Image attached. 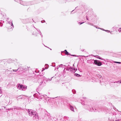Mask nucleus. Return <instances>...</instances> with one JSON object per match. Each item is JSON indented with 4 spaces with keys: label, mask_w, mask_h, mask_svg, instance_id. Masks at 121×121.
Returning a JSON list of instances; mask_svg holds the SVG:
<instances>
[{
    "label": "nucleus",
    "mask_w": 121,
    "mask_h": 121,
    "mask_svg": "<svg viewBox=\"0 0 121 121\" xmlns=\"http://www.w3.org/2000/svg\"><path fill=\"white\" fill-rule=\"evenodd\" d=\"M38 83L39 85H42L43 83V81L41 79H39L38 80Z\"/></svg>",
    "instance_id": "nucleus-6"
},
{
    "label": "nucleus",
    "mask_w": 121,
    "mask_h": 121,
    "mask_svg": "<svg viewBox=\"0 0 121 121\" xmlns=\"http://www.w3.org/2000/svg\"><path fill=\"white\" fill-rule=\"evenodd\" d=\"M17 70H18V69L17 70L13 69V71L14 72H16Z\"/></svg>",
    "instance_id": "nucleus-17"
},
{
    "label": "nucleus",
    "mask_w": 121,
    "mask_h": 121,
    "mask_svg": "<svg viewBox=\"0 0 121 121\" xmlns=\"http://www.w3.org/2000/svg\"><path fill=\"white\" fill-rule=\"evenodd\" d=\"M70 110L74 112V109L73 107L71 106H70Z\"/></svg>",
    "instance_id": "nucleus-7"
},
{
    "label": "nucleus",
    "mask_w": 121,
    "mask_h": 121,
    "mask_svg": "<svg viewBox=\"0 0 121 121\" xmlns=\"http://www.w3.org/2000/svg\"><path fill=\"white\" fill-rule=\"evenodd\" d=\"M73 69L74 70V71H76L77 70V69H74V68H73Z\"/></svg>",
    "instance_id": "nucleus-22"
},
{
    "label": "nucleus",
    "mask_w": 121,
    "mask_h": 121,
    "mask_svg": "<svg viewBox=\"0 0 121 121\" xmlns=\"http://www.w3.org/2000/svg\"><path fill=\"white\" fill-rule=\"evenodd\" d=\"M98 58H99V59H102V60H104L103 59H102L101 58V57H98Z\"/></svg>",
    "instance_id": "nucleus-20"
},
{
    "label": "nucleus",
    "mask_w": 121,
    "mask_h": 121,
    "mask_svg": "<svg viewBox=\"0 0 121 121\" xmlns=\"http://www.w3.org/2000/svg\"><path fill=\"white\" fill-rule=\"evenodd\" d=\"M120 83H121V80L120 81Z\"/></svg>",
    "instance_id": "nucleus-27"
},
{
    "label": "nucleus",
    "mask_w": 121,
    "mask_h": 121,
    "mask_svg": "<svg viewBox=\"0 0 121 121\" xmlns=\"http://www.w3.org/2000/svg\"><path fill=\"white\" fill-rule=\"evenodd\" d=\"M114 62L115 63H118V64H120L121 63V62H116V61H115V62Z\"/></svg>",
    "instance_id": "nucleus-15"
},
{
    "label": "nucleus",
    "mask_w": 121,
    "mask_h": 121,
    "mask_svg": "<svg viewBox=\"0 0 121 121\" xmlns=\"http://www.w3.org/2000/svg\"><path fill=\"white\" fill-rule=\"evenodd\" d=\"M9 24H8V25H9Z\"/></svg>",
    "instance_id": "nucleus-30"
},
{
    "label": "nucleus",
    "mask_w": 121,
    "mask_h": 121,
    "mask_svg": "<svg viewBox=\"0 0 121 121\" xmlns=\"http://www.w3.org/2000/svg\"><path fill=\"white\" fill-rule=\"evenodd\" d=\"M98 29H101V30H103V29H102V28H98Z\"/></svg>",
    "instance_id": "nucleus-23"
},
{
    "label": "nucleus",
    "mask_w": 121,
    "mask_h": 121,
    "mask_svg": "<svg viewBox=\"0 0 121 121\" xmlns=\"http://www.w3.org/2000/svg\"><path fill=\"white\" fill-rule=\"evenodd\" d=\"M84 23V22H83L81 23H80V24H81Z\"/></svg>",
    "instance_id": "nucleus-21"
},
{
    "label": "nucleus",
    "mask_w": 121,
    "mask_h": 121,
    "mask_svg": "<svg viewBox=\"0 0 121 121\" xmlns=\"http://www.w3.org/2000/svg\"><path fill=\"white\" fill-rule=\"evenodd\" d=\"M70 70H71V69H72V68H70Z\"/></svg>",
    "instance_id": "nucleus-28"
},
{
    "label": "nucleus",
    "mask_w": 121,
    "mask_h": 121,
    "mask_svg": "<svg viewBox=\"0 0 121 121\" xmlns=\"http://www.w3.org/2000/svg\"><path fill=\"white\" fill-rule=\"evenodd\" d=\"M2 92V91L1 90V88L0 87V94Z\"/></svg>",
    "instance_id": "nucleus-19"
},
{
    "label": "nucleus",
    "mask_w": 121,
    "mask_h": 121,
    "mask_svg": "<svg viewBox=\"0 0 121 121\" xmlns=\"http://www.w3.org/2000/svg\"><path fill=\"white\" fill-rule=\"evenodd\" d=\"M103 30L104 31H105L108 33L109 32H110V31H109L108 30H106L104 29H103Z\"/></svg>",
    "instance_id": "nucleus-12"
},
{
    "label": "nucleus",
    "mask_w": 121,
    "mask_h": 121,
    "mask_svg": "<svg viewBox=\"0 0 121 121\" xmlns=\"http://www.w3.org/2000/svg\"><path fill=\"white\" fill-rule=\"evenodd\" d=\"M36 33L34 32L33 34L34 35L36 36L37 35V34L38 33H39V31H38V30H37L36 31Z\"/></svg>",
    "instance_id": "nucleus-8"
},
{
    "label": "nucleus",
    "mask_w": 121,
    "mask_h": 121,
    "mask_svg": "<svg viewBox=\"0 0 121 121\" xmlns=\"http://www.w3.org/2000/svg\"><path fill=\"white\" fill-rule=\"evenodd\" d=\"M32 117H33L32 118L33 120H38L39 118V117L37 113L33 115Z\"/></svg>",
    "instance_id": "nucleus-4"
},
{
    "label": "nucleus",
    "mask_w": 121,
    "mask_h": 121,
    "mask_svg": "<svg viewBox=\"0 0 121 121\" xmlns=\"http://www.w3.org/2000/svg\"><path fill=\"white\" fill-rule=\"evenodd\" d=\"M18 2H20L21 4L24 5H27L26 4H25L26 2H25L21 0H18L17 1Z\"/></svg>",
    "instance_id": "nucleus-5"
},
{
    "label": "nucleus",
    "mask_w": 121,
    "mask_h": 121,
    "mask_svg": "<svg viewBox=\"0 0 121 121\" xmlns=\"http://www.w3.org/2000/svg\"><path fill=\"white\" fill-rule=\"evenodd\" d=\"M41 22L42 23H43V22H42V21H41Z\"/></svg>",
    "instance_id": "nucleus-32"
},
{
    "label": "nucleus",
    "mask_w": 121,
    "mask_h": 121,
    "mask_svg": "<svg viewBox=\"0 0 121 121\" xmlns=\"http://www.w3.org/2000/svg\"><path fill=\"white\" fill-rule=\"evenodd\" d=\"M94 26V27H95V26Z\"/></svg>",
    "instance_id": "nucleus-33"
},
{
    "label": "nucleus",
    "mask_w": 121,
    "mask_h": 121,
    "mask_svg": "<svg viewBox=\"0 0 121 121\" xmlns=\"http://www.w3.org/2000/svg\"><path fill=\"white\" fill-rule=\"evenodd\" d=\"M120 81H116V82H114V83H115V82H116V83H120Z\"/></svg>",
    "instance_id": "nucleus-14"
},
{
    "label": "nucleus",
    "mask_w": 121,
    "mask_h": 121,
    "mask_svg": "<svg viewBox=\"0 0 121 121\" xmlns=\"http://www.w3.org/2000/svg\"><path fill=\"white\" fill-rule=\"evenodd\" d=\"M62 64L60 65H59V67H60V66H62Z\"/></svg>",
    "instance_id": "nucleus-25"
},
{
    "label": "nucleus",
    "mask_w": 121,
    "mask_h": 121,
    "mask_svg": "<svg viewBox=\"0 0 121 121\" xmlns=\"http://www.w3.org/2000/svg\"><path fill=\"white\" fill-rule=\"evenodd\" d=\"M94 63L98 66H100L102 65V63L99 60H95L94 61Z\"/></svg>",
    "instance_id": "nucleus-3"
},
{
    "label": "nucleus",
    "mask_w": 121,
    "mask_h": 121,
    "mask_svg": "<svg viewBox=\"0 0 121 121\" xmlns=\"http://www.w3.org/2000/svg\"><path fill=\"white\" fill-rule=\"evenodd\" d=\"M17 87L18 89L22 91H25L27 89V86H24L20 84L18 85Z\"/></svg>",
    "instance_id": "nucleus-1"
},
{
    "label": "nucleus",
    "mask_w": 121,
    "mask_h": 121,
    "mask_svg": "<svg viewBox=\"0 0 121 121\" xmlns=\"http://www.w3.org/2000/svg\"><path fill=\"white\" fill-rule=\"evenodd\" d=\"M88 24H89L90 25H91V26H93V24H91V23H88Z\"/></svg>",
    "instance_id": "nucleus-18"
},
{
    "label": "nucleus",
    "mask_w": 121,
    "mask_h": 121,
    "mask_svg": "<svg viewBox=\"0 0 121 121\" xmlns=\"http://www.w3.org/2000/svg\"><path fill=\"white\" fill-rule=\"evenodd\" d=\"M11 28H12V27L13 28V23H12H12H11Z\"/></svg>",
    "instance_id": "nucleus-13"
},
{
    "label": "nucleus",
    "mask_w": 121,
    "mask_h": 121,
    "mask_svg": "<svg viewBox=\"0 0 121 121\" xmlns=\"http://www.w3.org/2000/svg\"><path fill=\"white\" fill-rule=\"evenodd\" d=\"M65 53L66 54V55H68V54H69V53L66 50H65Z\"/></svg>",
    "instance_id": "nucleus-11"
},
{
    "label": "nucleus",
    "mask_w": 121,
    "mask_h": 121,
    "mask_svg": "<svg viewBox=\"0 0 121 121\" xmlns=\"http://www.w3.org/2000/svg\"><path fill=\"white\" fill-rule=\"evenodd\" d=\"M28 112L30 116L31 117H33V116L36 113L35 112L31 109H28Z\"/></svg>",
    "instance_id": "nucleus-2"
},
{
    "label": "nucleus",
    "mask_w": 121,
    "mask_h": 121,
    "mask_svg": "<svg viewBox=\"0 0 121 121\" xmlns=\"http://www.w3.org/2000/svg\"><path fill=\"white\" fill-rule=\"evenodd\" d=\"M118 30L119 32H121V27L119 28Z\"/></svg>",
    "instance_id": "nucleus-10"
},
{
    "label": "nucleus",
    "mask_w": 121,
    "mask_h": 121,
    "mask_svg": "<svg viewBox=\"0 0 121 121\" xmlns=\"http://www.w3.org/2000/svg\"><path fill=\"white\" fill-rule=\"evenodd\" d=\"M48 66V65H47V64H46L45 65V67L46 66V67H47Z\"/></svg>",
    "instance_id": "nucleus-24"
},
{
    "label": "nucleus",
    "mask_w": 121,
    "mask_h": 121,
    "mask_svg": "<svg viewBox=\"0 0 121 121\" xmlns=\"http://www.w3.org/2000/svg\"><path fill=\"white\" fill-rule=\"evenodd\" d=\"M96 28H98V27H96Z\"/></svg>",
    "instance_id": "nucleus-31"
},
{
    "label": "nucleus",
    "mask_w": 121,
    "mask_h": 121,
    "mask_svg": "<svg viewBox=\"0 0 121 121\" xmlns=\"http://www.w3.org/2000/svg\"><path fill=\"white\" fill-rule=\"evenodd\" d=\"M115 121H119V120H115Z\"/></svg>",
    "instance_id": "nucleus-26"
},
{
    "label": "nucleus",
    "mask_w": 121,
    "mask_h": 121,
    "mask_svg": "<svg viewBox=\"0 0 121 121\" xmlns=\"http://www.w3.org/2000/svg\"><path fill=\"white\" fill-rule=\"evenodd\" d=\"M75 76H77L78 77V76H79L80 75H79L78 74H75Z\"/></svg>",
    "instance_id": "nucleus-16"
},
{
    "label": "nucleus",
    "mask_w": 121,
    "mask_h": 121,
    "mask_svg": "<svg viewBox=\"0 0 121 121\" xmlns=\"http://www.w3.org/2000/svg\"><path fill=\"white\" fill-rule=\"evenodd\" d=\"M84 50H85V49H84L82 51H84Z\"/></svg>",
    "instance_id": "nucleus-29"
},
{
    "label": "nucleus",
    "mask_w": 121,
    "mask_h": 121,
    "mask_svg": "<svg viewBox=\"0 0 121 121\" xmlns=\"http://www.w3.org/2000/svg\"><path fill=\"white\" fill-rule=\"evenodd\" d=\"M97 76L99 78H101V76L99 74H97Z\"/></svg>",
    "instance_id": "nucleus-9"
}]
</instances>
